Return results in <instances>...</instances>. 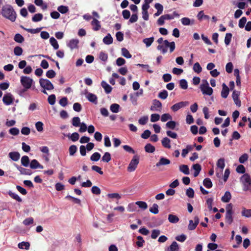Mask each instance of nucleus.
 Wrapping results in <instances>:
<instances>
[{
	"label": "nucleus",
	"mask_w": 251,
	"mask_h": 251,
	"mask_svg": "<svg viewBox=\"0 0 251 251\" xmlns=\"http://www.w3.org/2000/svg\"><path fill=\"white\" fill-rule=\"evenodd\" d=\"M1 15L3 17L12 22H15L17 18V14L15 11L10 4H6L2 6Z\"/></svg>",
	"instance_id": "f257e3e1"
},
{
	"label": "nucleus",
	"mask_w": 251,
	"mask_h": 251,
	"mask_svg": "<svg viewBox=\"0 0 251 251\" xmlns=\"http://www.w3.org/2000/svg\"><path fill=\"white\" fill-rule=\"evenodd\" d=\"M240 180L243 184V190L244 191L249 190L251 185V177L248 174H245L240 178Z\"/></svg>",
	"instance_id": "f03ea898"
},
{
	"label": "nucleus",
	"mask_w": 251,
	"mask_h": 251,
	"mask_svg": "<svg viewBox=\"0 0 251 251\" xmlns=\"http://www.w3.org/2000/svg\"><path fill=\"white\" fill-rule=\"evenodd\" d=\"M200 89L203 95L210 96L213 92V89L209 86L206 80H202V83L200 85Z\"/></svg>",
	"instance_id": "7ed1b4c3"
},
{
	"label": "nucleus",
	"mask_w": 251,
	"mask_h": 251,
	"mask_svg": "<svg viewBox=\"0 0 251 251\" xmlns=\"http://www.w3.org/2000/svg\"><path fill=\"white\" fill-rule=\"evenodd\" d=\"M139 163V156L137 155H134L127 167V171L129 172L134 171L137 168Z\"/></svg>",
	"instance_id": "20e7f679"
},
{
	"label": "nucleus",
	"mask_w": 251,
	"mask_h": 251,
	"mask_svg": "<svg viewBox=\"0 0 251 251\" xmlns=\"http://www.w3.org/2000/svg\"><path fill=\"white\" fill-rule=\"evenodd\" d=\"M39 83L40 86L44 89L51 90L54 89L53 84L49 79L40 78Z\"/></svg>",
	"instance_id": "39448f33"
},
{
	"label": "nucleus",
	"mask_w": 251,
	"mask_h": 251,
	"mask_svg": "<svg viewBox=\"0 0 251 251\" xmlns=\"http://www.w3.org/2000/svg\"><path fill=\"white\" fill-rule=\"evenodd\" d=\"M21 83L24 88L25 89H30L33 83V79L26 76L21 77Z\"/></svg>",
	"instance_id": "423d86ee"
},
{
	"label": "nucleus",
	"mask_w": 251,
	"mask_h": 251,
	"mask_svg": "<svg viewBox=\"0 0 251 251\" xmlns=\"http://www.w3.org/2000/svg\"><path fill=\"white\" fill-rule=\"evenodd\" d=\"M228 206H231V204L230 203L228 204ZM232 214L233 211L232 207H231L230 209H227L225 217L226 222L228 223L229 225H230L233 222Z\"/></svg>",
	"instance_id": "0eeeda50"
},
{
	"label": "nucleus",
	"mask_w": 251,
	"mask_h": 251,
	"mask_svg": "<svg viewBox=\"0 0 251 251\" xmlns=\"http://www.w3.org/2000/svg\"><path fill=\"white\" fill-rule=\"evenodd\" d=\"M2 101L5 105H9L13 102L14 98L11 93H6L4 95Z\"/></svg>",
	"instance_id": "6e6552de"
},
{
	"label": "nucleus",
	"mask_w": 251,
	"mask_h": 251,
	"mask_svg": "<svg viewBox=\"0 0 251 251\" xmlns=\"http://www.w3.org/2000/svg\"><path fill=\"white\" fill-rule=\"evenodd\" d=\"M189 104V102L188 101H181L179 102L178 103H176L173 105L171 107V109L174 112H176L178 111L180 108L185 107L187 106Z\"/></svg>",
	"instance_id": "1a4fd4ad"
},
{
	"label": "nucleus",
	"mask_w": 251,
	"mask_h": 251,
	"mask_svg": "<svg viewBox=\"0 0 251 251\" xmlns=\"http://www.w3.org/2000/svg\"><path fill=\"white\" fill-rule=\"evenodd\" d=\"M194 220V222L192 220L189 221V224L188 226V229L189 230H194L199 223V218L198 216H195Z\"/></svg>",
	"instance_id": "9d476101"
},
{
	"label": "nucleus",
	"mask_w": 251,
	"mask_h": 251,
	"mask_svg": "<svg viewBox=\"0 0 251 251\" xmlns=\"http://www.w3.org/2000/svg\"><path fill=\"white\" fill-rule=\"evenodd\" d=\"M85 94L86 98L89 101L93 102L95 104H97L98 97L96 95L88 92L87 91H86Z\"/></svg>",
	"instance_id": "9b49d317"
},
{
	"label": "nucleus",
	"mask_w": 251,
	"mask_h": 251,
	"mask_svg": "<svg viewBox=\"0 0 251 251\" xmlns=\"http://www.w3.org/2000/svg\"><path fill=\"white\" fill-rule=\"evenodd\" d=\"M170 163L171 161L169 159L164 157H161L159 160V161L156 163L155 166L157 167H159L161 166L169 165L170 164Z\"/></svg>",
	"instance_id": "f8f14e48"
},
{
	"label": "nucleus",
	"mask_w": 251,
	"mask_h": 251,
	"mask_svg": "<svg viewBox=\"0 0 251 251\" xmlns=\"http://www.w3.org/2000/svg\"><path fill=\"white\" fill-rule=\"evenodd\" d=\"M30 167L32 169H36L37 168H40V169L44 168L43 166L41 165L39 163V162L36 159H33V160H31V161L30 163Z\"/></svg>",
	"instance_id": "ddd939ff"
},
{
	"label": "nucleus",
	"mask_w": 251,
	"mask_h": 251,
	"mask_svg": "<svg viewBox=\"0 0 251 251\" xmlns=\"http://www.w3.org/2000/svg\"><path fill=\"white\" fill-rule=\"evenodd\" d=\"M9 157L14 161H17L20 157V154L18 151H12L8 154Z\"/></svg>",
	"instance_id": "4468645a"
},
{
	"label": "nucleus",
	"mask_w": 251,
	"mask_h": 251,
	"mask_svg": "<svg viewBox=\"0 0 251 251\" xmlns=\"http://www.w3.org/2000/svg\"><path fill=\"white\" fill-rule=\"evenodd\" d=\"M229 91L228 87L226 85V84L223 83L222 85V90L221 92L222 97L225 99L226 98L228 95Z\"/></svg>",
	"instance_id": "2eb2a0df"
},
{
	"label": "nucleus",
	"mask_w": 251,
	"mask_h": 251,
	"mask_svg": "<svg viewBox=\"0 0 251 251\" xmlns=\"http://www.w3.org/2000/svg\"><path fill=\"white\" fill-rule=\"evenodd\" d=\"M162 107V104L161 102L157 100H153L152 105L151 107V110L152 111H158V108H161Z\"/></svg>",
	"instance_id": "dca6fc26"
},
{
	"label": "nucleus",
	"mask_w": 251,
	"mask_h": 251,
	"mask_svg": "<svg viewBox=\"0 0 251 251\" xmlns=\"http://www.w3.org/2000/svg\"><path fill=\"white\" fill-rule=\"evenodd\" d=\"M79 41L77 39H72L68 44V46L71 49L73 50L78 48V44Z\"/></svg>",
	"instance_id": "f3484780"
},
{
	"label": "nucleus",
	"mask_w": 251,
	"mask_h": 251,
	"mask_svg": "<svg viewBox=\"0 0 251 251\" xmlns=\"http://www.w3.org/2000/svg\"><path fill=\"white\" fill-rule=\"evenodd\" d=\"M16 168L21 174L25 175H31L32 174V172L30 169H25L17 165H16Z\"/></svg>",
	"instance_id": "a211bd4d"
},
{
	"label": "nucleus",
	"mask_w": 251,
	"mask_h": 251,
	"mask_svg": "<svg viewBox=\"0 0 251 251\" xmlns=\"http://www.w3.org/2000/svg\"><path fill=\"white\" fill-rule=\"evenodd\" d=\"M91 25L93 26V29L95 31H98L100 28V22L95 18L93 19Z\"/></svg>",
	"instance_id": "6ab92c4d"
},
{
	"label": "nucleus",
	"mask_w": 251,
	"mask_h": 251,
	"mask_svg": "<svg viewBox=\"0 0 251 251\" xmlns=\"http://www.w3.org/2000/svg\"><path fill=\"white\" fill-rule=\"evenodd\" d=\"M101 86L104 89L105 92L106 94L111 93L112 88L105 81H102L101 82Z\"/></svg>",
	"instance_id": "aec40b11"
},
{
	"label": "nucleus",
	"mask_w": 251,
	"mask_h": 251,
	"mask_svg": "<svg viewBox=\"0 0 251 251\" xmlns=\"http://www.w3.org/2000/svg\"><path fill=\"white\" fill-rule=\"evenodd\" d=\"M171 140L168 137H164L161 140V144L163 147L167 149H170L171 146L170 144Z\"/></svg>",
	"instance_id": "412c9836"
},
{
	"label": "nucleus",
	"mask_w": 251,
	"mask_h": 251,
	"mask_svg": "<svg viewBox=\"0 0 251 251\" xmlns=\"http://www.w3.org/2000/svg\"><path fill=\"white\" fill-rule=\"evenodd\" d=\"M164 43L166 46V47L170 48V52H172L175 49V43L173 41L172 42H169L168 40H165L164 41Z\"/></svg>",
	"instance_id": "4be33fe9"
},
{
	"label": "nucleus",
	"mask_w": 251,
	"mask_h": 251,
	"mask_svg": "<svg viewBox=\"0 0 251 251\" xmlns=\"http://www.w3.org/2000/svg\"><path fill=\"white\" fill-rule=\"evenodd\" d=\"M231 198V195L229 191H226L224 195L222 197L221 200L224 202H228Z\"/></svg>",
	"instance_id": "5701e85b"
},
{
	"label": "nucleus",
	"mask_w": 251,
	"mask_h": 251,
	"mask_svg": "<svg viewBox=\"0 0 251 251\" xmlns=\"http://www.w3.org/2000/svg\"><path fill=\"white\" fill-rule=\"evenodd\" d=\"M168 219L169 222L172 224H176L179 220V218L177 216L171 214L168 215Z\"/></svg>",
	"instance_id": "b1692460"
},
{
	"label": "nucleus",
	"mask_w": 251,
	"mask_h": 251,
	"mask_svg": "<svg viewBox=\"0 0 251 251\" xmlns=\"http://www.w3.org/2000/svg\"><path fill=\"white\" fill-rule=\"evenodd\" d=\"M192 168L195 170L194 176L197 177L201 170V166L199 164H195L192 166Z\"/></svg>",
	"instance_id": "393cba45"
},
{
	"label": "nucleus",
	"mask_w": 251,
	"mask_h": 251,
	"mask_svg": "<svg viewBox=\"0 0 251 251\" xmlns=\"http://www.w3.org/2000/svg\"><path fill=\"white\" fill-rule=\"evenodd\" d=\"M179 247L178 244L176 241H173L172 244L168 248V251H178Z\"/></svg>",
	"instance_id": "a878e982"
},
{
	"label": "nucleus",
	"mask_w": 251,
	"mask_h": 251,
	"mask_svg": "<svg viewBox=\"0 0 251 251\" xmlns=\"http://www.w3.org/2000/svg\"><path fill=\"white\" fill-rule=\"evenodd\" d=\"M164 19L166 20H172L174 19L175 17H179V14L176 11H174L172 15L165 14L163 15Z\"/></svg>",
	"instance_id": "bb28decb"
},
{
	"label": "nucleus",
	"mask_w": 251,
	"mask_h": 251,
	"mask_svg": "<svg viewBox=\"0 0 251 251\" xmlns=\"http://www.w3.org/2000/svg\"><path fill=\"white\" fill-rule=\"evenodd\" d=\"M179 171L185 175L190 174L189 168L187 165H181L179 167Z\"/></svg>",
	"instance_id": "cd10ccee"
},
{
	"label": "nucleus",
	"mask_w": 251,
	"mask_h": 251,
	"mask_svg": "<svg viewBox=\"0 0 251 251\" xmlns=\"http://www.w3.org/2000/svg\"><path fill=\"white\" fill-rule=\"evenodd\" d=\"M149 8H145V7H142V18L145 21H148L149 18V15L148 13V9Z\"/></svg>",
	"instance_id": "c85d7f7f"
},
{
	"label": "nucleus",
	"mask_w": 251,
	"mask_h": 251,
	"mask_svg": "<svg viewBox=\"0 0 251 251\" xmlns=\"http://www.w3.org/2000/svg\"><path fill=\"white\" fill-rule=\"evenodd\" d=\"M103 42L106 45H110L112 43L113 38L109 33L103 38Z\"/></svg>",
	"instance_id": "c756f323"
},
{
	"label": "nucleus",
	"mask_w": 251,
	"mask_h": 251,
	"mask_svg": "<svg viewBox=\"0 0 251 251\" xmlns=\"http://www.w3.org/2000/svg\"><path fill=\"white\" fill-rule=\"evenodd\" d=\"M154 38L153 37L145 38L143 40V42L146 45L147 47H149L153 42Z\"/></svg>",
	"instance_id": "7c9ffc66"
},
{
	"label": "nucleus",
	"mask_w": 251,
	"mask_h": 251,
	"mask_svg": "<svg viewBox=\"0 0 251 251\" xmlns=\"http://www.w3.org/2000/svg\"><path fill=\"white\" fill-rule=\"evenodd\" d=\"M21 164L24 167H27L29 164V157L26 155L23 156L21 158Z\"/></svg>",
	"instance_id": "2f4dec72"
},
{
	"label": "nucleus",
	"mask_w": 251,
	"mask_h": 251,
	"mask_svg": "<svg viewBox=\"0 0 251 251\" xmlns=\"http://www.w3.org/2000/svg\"><path fill=\"white\" fill-rule=\"evenodd\" d=\"M145 150L147 152L152 153L155 150V147L150 143L147 144L145 147Z\"/></svg>",
	"instance_id": "473e14b6"
},
{
	"label": "nucleus",
	"mask_w": 251,
	"mask_h": 251,
	"mask_svg": "<svg viewBox=\"0 0 251 251\" xmlns=\"http://www.w3.org/2000/svg\"><path fill=\"white\" fill-rule=\"evenodd\" d=\"M18 247L21 249L28 250L29 248L30 244L27 242H22L18 244Z\"/></svg>",
	"instance_id": "72a5a7b5"
},
{
	"label": "nucleus",
	"mask_w": 251,
	"mask_h": 251,
	"mask_svg": "<svg viewBox=\"0 0 251 251\" xmlns=\"http://www.w3.org/2000/svg\"><path fill=\"white\" fill-rule=\"evenodd\" d=\"M50 42L54 50H57L59 48V45L56 40L53 37L50 39Z\"/></svg>",
	"instance_id": "f704fd0d"
},
{
	"label": "nucleus",
	"mask_w": 251,
	"mask_h": 251,
	"mask_svg": "<svg viewBox=\"0 0 251 251\" xmlns=\"http://www.w3.org/2000/svg\"><path fill=\"white\" fill-rule=\"evenodd\" d=\"M43 15L41 13L35 14L32 18V21L34 22H38L43 19Z\"/></svg>",
	"instance_id": "c9c22d12"
},
{
	"label": "nucleus",
	"mask_w": 251,
	"mask_h": 251,
	"mask_svg": "<svg viewBox=\"0 0 251 251\" xmlns=\"http://www.w3.org/2000/svg\"><path fill=\"white\" fill-rule=\"evenodd\" d=\"M14 41L18 43H22L24 41V38L19 33H17L15 34L14 38Z\"/></svg>",
	"instance_id": "e433bc0d"
},
{
	"label": "nucleus",
	"mask_w": 251,
	"mask_h": 251,
	"mask_svg": "<svg viewBox=\"0 0 251 251\" xmlns=\"http://www.w3.org/2000/svg\"><path fill=\"white\" fill-rule=\"evenodd\" d=\"M203 185L207 188H210L212 187V182L209 178H205L203 181Z\"/></svg>",
	"instance_id": "4c0bfd02"
},
{
	"label": "nucleus",
	"mask_w": 251,
	"mask_h": 251,
	"mask_svg": "<svg viewBox=\"0 0 251 251\" xmlns=\"http://www.w3.org/2000/svg\"><path fill=\"white\" fill-rule=\"evenodd\" d=\"M111 157L110 153L108 152H106L103 155L101 160L104 162L108 163L111 160Z\"/></svg>",
	"instance_id": "58836bf2"
},
{
	"label": "nucleus",
	"mask_w": 251,
	"mask_h": 251,
	"mask_svg": "<svg viewBox=\"0 0 251 251\" xmlns=\"http://www.w3.org/2000/svg\"><path fill=\"white\" fill-rule=\"evenodd\" d=\"M241 214L246 218L251 217V209H247L244 208L242 211Z\"/></svg>",
	"instance_id": "ea45409f"
},
{
	"label": "nucleus",
	"mask_w": 251,
	"mask_h": 251,
	"mask_svg": "<svg viewBox=\"0 0 251 251\" xmlns=\"http://www.w3.org/2000/svg\"><path fill=\"white\" fill-rule=\"evenodd\" d=\"M13 51L15 55L20 56L22 54L23 50L21 47L19 46H16L14 48Z\"/></svg>",
	"instance_id": "a19ab883"
},
{
	"label": "nucleus",
	"mask_w": 251,
	"mask_h": 251,
	"mask_svg": "<svg viewBox=\"0 0 251 251\" xmlns=\"http://www.w3.org/2000/svg\"><path fill=\"white\" fill-rule=\"evenodd\" d=\"M100 154L99 152H96L94 153L90 157V159L92 161H98L100 158Z\"/></svg>",
	"instance_id": "79ce46f5"
},
{
	"label": "nucleus",
	"mask_w": 251,
	"mask_h": 251,
	"mask_svg": "<svg viewBox=\"0 0 251 251\" xmlns=\"http://www.w3.org/2000/svg\"><path fill=\"white\" fill-rule=\"evenodd\" d=\"M120 105L117 103H113L110 105V110L113 113H118L119 111Z\"/></svg>",
	"instance_id": "37998d69"
},
{
	"label": "nucleus",
	"mask_w": 251,
	"mask_h": 251,
	"mask_svg": "<svg viewBox=\"0 0 251 251\" xmlns=\"http://www.w3.org/2000/svg\"><path fill=\"white\" fill-rule=\"evenodd\" d=\"M58 11L62 14H65L69 11V8L67 6L60 5L57 8Z\"/></svg>",
	"instance_id": "c03bdc74"
},
{
	"label": "nucleus",
	"mask_w": 251,
	"mask_h": 251,
	"mask_svg": "<svg viewBox=\"0 0 251 251\" xmlns=\"http://www.w3.org/2000/svg\"><path fill=\"white\" fill-rule=\"evenodd\" d=\"M135 204L143 210H145L148 208V205L145 201H137L135 202Z\"/></svg>",
	"instance_id": "a18cd8bd"
},
{
	"label": "nucleus",
	"mask_w": 251,
	"mask_h": 251,
	"mask_svg": "<svg viewBox=\"0 0 251 251\" xmlns=\"http://www.w3.org/2000/svg\"><path fill=\"white\" fill-rule=\"evenodd\" d=\"M21 27L24 29V30L27 31V32L31 33L32 34H35L39 32L41 30V28H37L36 29H31V28H26L23 26H21Z\"/></svg>",
	"instance_id": "49530a36"
},
{
	"label": "nucleus",
	"mask_w": 251,
	"mask_h": 251,
	"mask_svg": "<svg viewBox=\"0 0 251 251\" xmlns=\"http://www.w3.org/2000/svg\"><path fill=\"white\" fill-rule=\"evenodd\" d=\"M150 211L154 214H156L158 213V205L156 203H153L152 206L150 207Z\"/></svg>",
	"instance_id": "de8ad7c7"
},
{
	"label": "nucleus",
	"mask_w": 251,
	"mask_h": 251,
	"mask_svg": "<svg viewBox=\"0 0 251 251\" xmlns=\"http://www.w3.org/2000/svg\"><path fill=\"white\" fill-rule=\"evenodd\" d=\"M8 194L12 198L16 200L17 201L19 202H21L22 201V199L17 194L10 191L9 192Z\"/></svg>",
	"instance_id": "09e8293b"
},
{
	"label": "nucleus",
	"mask_w": 251,
	"mask_h": 251,
	"mask_svg": "<svg viewBox=\"0 0 251 251\" xmlns=\"http://www.w3.org/2000/svg\"><path fill=\"white\" fill-rule=\"evenodd\" d=\"M193 70L195 72L199 74L202 71V68L198 62H196L194 64L193 66Z\"/></svg>",
	"instance_id": "8fccbe9b"
},
{
	"label": "nucleus",
	"mask_w": 251,
	"mask_h": 251,
	"mask_svg": "<svg viewBox=\"0 0 251 251\" xmlns=\"http://www.w3.org/2000/svg\"><path fill=\"white\" fill-rule=\"evenodd\" d=\"M80 120L78 117H74L72 119V125L75 127H78L80 124Z\"/></svg>",
	"instance_id": "3c124183"
},
{
	"label": "nucleus",
	"mask_w": 251,
	"mask_h": 251,
	"mask_svg": "<svg viewBox=\"0 0 251 251\" xmlns=\"http://www.w3.org/2000/svg\"><path fill=\"white\" fill-rule=\"evenodd\" d=\"M217 166L223 170L225 166V159L223 158H220L217 161Z\"/></svg>",
	"instance_id": "603ef678"
},
{
	"label": "nucleus",
	"mask_w": 251,
	"mask_h": 251,
	"mask_svg": "<svg viewBox=\"0 0 251 251\" xmlns=\"http://www.w3.org/2000/svg\"><path fill=\"white\" fill-rule=\"evenodd\" d=\"M232 36V34L230 33H227L226 34L225 38V43L226 46L229 45L231 40Z\"/></svg>",
	"instance_id": "864d4df0"
},
{
	"label": "nucleus",
	"mask_w": 251,
	"mask_h": 251,
	"mask_svg": "<svg viewBox=\"0 0 251 251\" xmlns=\"http://www.w3.org/2000/svg\"><path fill=\"white\" fill-rule=\"evenodd\" d=\"M138 241L136 242V245L138 247H142L145 243V240L141 236H138L137 237Z\"/></svg>",
	"instance_id": "5fc2aeb1"
},
{
	"label": "nucleus",
	"mask_w": 251,
	"mask_h": 251,
	"mask_svg": "<svg viewBox=\"0 0 251 251\" xmlns=\"http://www.w3.org/2000/svg\"><path fill=\"white\" fill-rule=\"evenodd\" d=\"M197 18L199 20H201L202 19H209V16L206 15H204L203 11H201L198 14Z\"/></svg>",
	"instance_id": "6e6d98bb"
},
{
	"label": "nucleus",
	"mask_w": 251,
	"mask_h": 251,
	"mask_svg": "<svg viewBox=\"0 0 251 251\" xmlns=\"http://www.w3.org/2000/svg\"><path fill=\"white\" fill-rule=\"evenodd\" d=\"M122 54L124 57H125L126 58H130L131 57V55L130 54L128 50L125 48L122 49Z\"/></svg>",
	"instance_id": "4d7b16f0"
},
{
	"label": "nucleus",
	"mask_w": 251,
	"mask_h": 251,
	"mask_svg": "<svg viewBox=\"0 0 251 251\" xmlns=\"http://www.w3.org/2000/svg\"><path fill=\"white\" fill-rule=\"evenodd\" d=\"M166 127L171 129H174L176 126V122L174 121H170L166 124Z\"/></svg>",
	"instance_id": "13d9d810"
},
{
	"label": "nucleus",
	"mask_w": 251,
	"mask_h": 251,
	"mask_svg": "<svg viewBox=\"0 0 251 251\" xmlns=\"http://www.w3.org/2000/svg\"><path fill=\"white\" fill-rule=\"evenodd\" d=\"M179 86L183 89H186L188 88V83L184 79H182L179 81Z\"/></svg>",
	"instance_id": "bf43d9fd"
},
{
	"label": "nucleus",
	"mask_w": 251,
	"mask_h": 251,
	"mask_svg": "<svg viewBox=\"0 0 251 251\" xmlns=\"http://www.w3.org/2000/svg\"><path fill=\"white\" fill-rule=\"evenodd\" d=\"M172 119V116L168 113L163 114L161 117V121L162 122H166L169 120H171Z\"/></svg>",
	"instance_id": "052dcab7"
},
{
	"label": "nucleus",
	"mask_w": 251,
	"mask_h": 251,
	"mask_svg": "<svg viewBox=\"0 0 251 251\" xmlns=\"http://www.w3.org/2000/svg\"><path fill=\"white\" fill-rule=\"evenodd\" d=\"M168 96V92L165 90H164L160 92L158 94V97L163 100L166 99L167 98Z\"/></svg>",
	"instance_id": "680f3d73"
},
{
	"label": "nucleus",
	"mask_w": 251,
	"mask_h": 251,
	"mask_svg": "<svg viewBox=\"0 0 251 251\" xmlns=\"http://www.w3.org/2000/svg\"><path fill=\"white\" fill-rule=\"evenodd\" d=\"M56 97L55 95L52 94L49 96L48 98V102L50 105H53L55 102Z\"/></svg>",
	"instance_id": "e2e57ef3"
},
{
	"label": "nucleus",
	"mask_w": 251,
	"mask_h": 251,
	"mask_svg": "<svg viewBox=\"0 0 251 251\" xmlns=\"http://www.w3.org/2000/svg\"><path fill=\"white\" fill-rule=\"evenodd\" d=\"M77 151V147L75 145H71L69 149V154L70 155H74Z\"/></svg>",
	"instance_id": "0e129e2a"
},
{
	"label": "nucleus",
	"mask_w": 251,
	"mask_h": 251,
	"mask_svg": "<svg viewBox=\"0 0 251 251\" xmlns=\"http://www.w3.org/2000/svg\"><path fill=\"white\" fill-rule=\"evenodd\" d=\"M56 73L53 70H50L46 73V76L49 78H52L55 76Z\"/></svg>",
	"instance_id": "69168bd1"
},
{
	"label": "nucleus",
	"mask_w": 251,
	"mask_h": 251,
	"mask_svg": "<svg viewBox=\"0 0 251 251\" xmlns=\"http://www.w3.org/2000/svg\"><path fill=\"white\" fill-rule=\"evenodd\" d=\"M148 119L149 118L147 116H144L140 118L138 122L140 125H145L147 123Z\"/></svg>",
	"instance_id": "338daca9"
},
{
	"label": "nucleus",
	"mask_w": 251,
	"mask_h": 251,
	"mask_svg": "<svg viewBox=\"0 0 251 251\" xmlns=\"http://www.w3.org/2000/svg\"><path fill=\"white\" fill-rule=\"evenodd\" d=\"M186 195L190 198H193L194 197V191L192 188H189L186 192Z\"/></svg>",
	"instance_id": "774afa93"
}]
</instances>
